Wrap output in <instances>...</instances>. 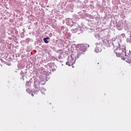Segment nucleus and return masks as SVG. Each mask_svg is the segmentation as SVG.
Listing matches in <instances>:
<instances>
[{"label":"nucleus","instance_id":"obj_1","mask_svg":"<svg viewBox=\"0 0 131 131\" xmlns=\"http://www.w3.org/2000/svg\"><path fill=\"white\" fill-rule=\"evenodd\" d=\"M114 48L115 49L114 52L117 57H119L122 60L126 61L128 64H131V51H129L128 55H126V51H125L126 47L125 46H120V44L118 42V46H115Z\"/></svg>","mask_w":131,"mask_h":131},{"label":"nucleus","instance_id":"obj_2","mask_svg":"<svg viewBox=\"0 0 131 131\" xmlns=\"http://www.w3.org/2000/svg\"><path fill=\"white\" fill-rule=\"evenodd\" d=\"M74 59L72 58V60L70 61H68L66 63V65H68V66H72L73 64H74V61H73Z\"/></svg>","mask_w":131,"mask_h":131},{"label":"nucleus","instance_id":"obj_3","mask_svg":"<svg viewBox=\"0 0 131 131\" xmlns=\"http://www.w3.org/2000/svg\"><path fill=\"white\" fill-rule=\"evenodd\" d=\"M101 51H102V49H101V47L100 46H98L97 47H96L95 48V52L96 53H100V52H101Z\"/></svg>","mask_w":131,"mask_h":131},{"label":"nucleus","instance_id":"obj_4","mask_svg":"<svg viewBox=\"0 0 131 131\" xmlns=\"http://www.w3.org/2000/svg\"><path fill=\"white\" fill-rule=\"evenodd\" d=\"M48 39H50V37L43 38V41L45 42V43H49V41H48Z\"/></svg>","mask_w":131,"mask_h":131},{"label":"nucleus","instance_id":"obj_5","mask_svg":"<svg viewBox=\"0 0 131 131\" xmlns=\"http://www.w3.org/2000/svg\"><path fill=\"white\" fill-rule=\"evenodd\" d=\"M127 40L128 42H131V37L128 38Z\"/></svg>","mask_w":131,"mask_h":131},{"label":"nucleus","instance_id":"obj_6","mask_svg":"<svg viewBox=\"0 0 131 131\" xmlns=\"http://www.w3.org/2000/svg\"><path fill=\"white\" fill-rule=\"evenodd\" d=\"M48 66L49 67H51V66H52L53 65V63H49L48 64Z\"/></svg>","mask_w":131,"mask_h":131}]
</instances>
